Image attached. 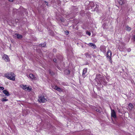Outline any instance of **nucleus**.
I'll use <instances>...</instances> for the list:
<instances>
[{
	"label": "nucleus",
	"instance_id": "1",
	"mask_svg": "<svg viewBox=\"0 0 135 135\" xmlns=\"http://www.w3.org/2000/svg\"><path fill=\"white\" fill-rule=\"evenodd\" d=\"M5 77L10 80L15 81V75L12 72L4 74Z\"/></svg>",
	"mask_w": 135,
	"mask_h": 135
},
{
	"label": "nucleus",
	"instance_id": "2",
	"mask_svg": "<svg viewBox=\"0 0 135 135\" xmlns=\"http://www.w3.org/2000/svg\"><path fill=\"white\" fill-rule=\"evenodd\" d=\"M38 101L40 103H44L47 101V100L43 95H41L39 96Z\"/></svg>",
	"mask_w": 135,
	"mask_h": 135
},
{
	"label": "nucleus",
	"instance_id": "3",
	"mask_svg": "<svg viewBox=\"0 0 135 135\" xmlns=\"http://www.w3.org/2000/svg\"><path fill=\"white\" fill-rule=\"evenodd\" d=\"M112 55V52L111 51L108 50L107 53V57L108 58V59H109V60L111 62H112L111 60V57Z\"/></svg>",
	"mask_w": 135,
	"mask_h": 135
},
{
	"label": "nucleus",
	"instance_id": "4",
	"mask_svg": "<svg viewBox=\"0 0 135 135\" xmlns=\"http://www.w3.org/2000/svg\"><path fill=\"white\" fill-rule=\"evenodd\" d=\"M2 58L6 61L7 62L9 61V58L8 56L6 54H4V55Z\"/></svg>",
	"mask_w": 135,
	"mask_h": 135
},
{
	"label": "nucleus",
	"instance_id": "5",
	"mask_svg": "<svg viewBox=\"0 0 135 135\" xmlns=\"http://www.w3.org/2000/svg\"><path fill=\"white\" fill-rule=\"evenodd\" d=\"M111 117H113L114 118H116V116L115 112L114 110L111 109Z\"/></svg>",
	"mask_w": 135,
	"mask_h": 135
},
{
	"label": "nucleus",
	"instance_id": "6",
	"mask_svg": "<svg viewBox=\"0 0 135 135\" xmlns=\"http://www.w3.org/2000/svg\"><path fill=\"white\" fill-rule=\"evenodd\" d=\"M87 68H85L83 69L82 76L84 78H85L86 76L85 74L87 73Z\"/></svg>",
	"mask_w": 135,
	"mask_h": 135
},
{
	"label": "nucleus",
	"instance_id": "7",
	"mask_svg": "<svg viewBox=\"0 0 135 135\" xmlns=\"http://www.w3.org/2000/svg\"><path fill=\"white\" fill-rule=\"evenodd\" d=\"M88 45L89 46L92 47L94 49H95L97 47L93 43H89Z\"/></svg>",
	"mask_w": 135,
	"mask_h": 135
},
{
	"label": "nucleus",
	"instance_id": "8",
	"mask_svg": "<svg viewBox=\"0 0 135 135\" xmlns=\"http://www.w3.org/2000/svg\"><path fill=\"white\" fill-rule=\"evenodd\" d=\"M100 50L104 53H105L106 52V48L105 46H102L100 47Z\"/></svg>",
	"mask_w": 135,
	"mask_h": 135
},
{
	"label": "nucleus",
	"instance_id": "9",
	"mask_svg": "<svg viewBox=\"0 0 135 135\" xmlns=\"http://www.w3.org/2000/svg\"><path fill=\"white\" fill-rule=\"evenodd\" d=\"M3 92L4 94L6 95L7 96H8L9 95V93L6 90H4L3 91Z\"/></svg>",
	"mask_w": 135,
	"mask_h": 135
},
{
	"label": "nucleus",
	"instance_id": "10",
	"mask_svg": "<svg viewBox=\"0 0 135 135\" xmlns=\"http://www.w3.org/2000/svg\"><path fill=\"white\" fill-rule=\"evenodd\" d=\"M54 89L60 92H61L62 91L61 88L56 86H55Z\"/></svg>",
	"mask_w": 135,
	"mask_h": 135
},
{
	"label": "nucleus",
	"instance_id": "11",
	"mask_svg": "<svg viewBox=\"0 0 135 135\" xmlns=\"http://www.w3.org/2000/svg\"><path fill=\"white\" fill-rule=\"evenodd\" d=\"M15 35L16 36L17 38L18 39H21L22 37V36L19 34L16 33L15 34Z\"/></svg>",
	"mask_w": 135,
	"mask_h": 135
},
{
	"label": "nucleus",
	"instance_id": "12",
	"mask_svg": "<svg viewBox=\"0 0 135 135\" xmlns=\"http://www.w3.org/2000/svg\"><path fill=\"white\" fill-rule=\"evenodd\" d=\"M30 77L32 79H35V77L32 74H30L29 75Z\"/></svg>",
	"mask_w": 135,
	"mask_h": 135
},
{
	"label": "nucleus",
	"instance_id": "13",
	"mask_svg": "<svg viewBox=\"0 0 135 135\" xmlns=\"http://www.w3.org/2000/svg\"><path fill=\"white\" fill-rule=\"evenodd\" d=\"M21 87H22L23 89L25 90H26L27 86L26 85H21Z\"/></svg>",
	"mask_w": 135,
	"mask_h": 135
},
{
	"label": "nucleus",
	"instance_id": "14",
	"mask_svg": "<svg viewBox=\"0 0 135 135\" xmlns=\"http://www.w3.org/2000/svg\"><path fill=\"white\" fill-rule=\"evenodd\" d=\"M129 108L130 109H132L133 107V105L132 104L130 103L129 104Z\"/></svg>",
	"mask_w": 135,
	"mask_h": 135
},
{
	"label": "nucleus",
	"instance_id": "15",
	"mask_svg": "<svg viewBox=\"0 0 135 135\" xmlns=\"http://www.w3.org/2000/svg\"><path fill=\"white\" fill-rule=\"evenodd\" d=\"M46 45V44L45 43L43 44H39V46L40 47H44Z\"/></svg>",
	"mask_w": 135,
	"mask_h": 135
},
{
	"label": "nucleus",
	"instance_id": "16",
	"mask_svg": "<svg viewBox=\"0 0 135 135\" xmlns=\"http://www.w3.org/2000/svg\"><path fill=\"white\" fill-rule=\"evenodd\" d=\"M126 30L128 31H130L131 30V28L128 26H126Z\"/></svg>",
	"mask_w": 135,
	"mask_h": 135
},
{
	"label": "nucleus",
	"instance_id": "17",
	"mask_svg": "<svg viewBox=\"0 0 135 135\" xmlns=\"http://www.w3.org/2000/svg\"><path fill=\"white\" fill-rule=\"evenodd\" d=\"M85 55L86 57H89L90 58L91 57L89 56V54L88 53H86L85 54Z\"/></svg>",
	"mask_w": 135,
	"mask_h": 135
},
{
	"label": "nucleus",
	"instance_id": "18",
	"mask_svg": "<svg viewBox=\"0 0 135 135\" xmlns=\"http://www.w3.org/2000/svg\"><path fill=\"white\" fill-rule=\"evenodd\" d=\"M31 88H30L29 86H27L26 90H28L29 91L31 90Z\"/></svg>",
	"mask_w": 135,
	"mask_h": 135
},
{
	"label": "nucleus",
	"instance_id": "19",
	"mask_svg": "<svg viewBox=\"0 0 135 135\" xmlns=\"http://www.w3.org/2000/svg\"><path fill=\"white\" fill-rule=\"evenodd\" d=\"M1 100L2 102H6L8 100L7 99H6L3 98L1 99Z\"/></svg>",
	"mask_w": 135,
	"mask_h": 135
},
{
	"label": "nucleus",
	"instance_id": "20",
	"mask_svg": "<svg viewBox=\"0 0 135 135\" xmlns=\"http://www.w3.org/2000/svg\"><path fill=\"white\" fill-rule=\"evenodd\" d=\"M65 72H67V74H70V71H69V70H65Z\"/></svg>",
	"mask_w": 135,
	"mask_h": 135
},
{
	"label": "nucleus",
	"instance_id": "21",
	"mask_svg": "<svg viewBox=\"0 0 135 135\" xmlns=\"http://www.w3.org/2000/svg\"><path fill=\"white\" fill-rule=\"evenodd\" d=\"M86 33L89 36H90L91 35L90 33L88 31L86 32Z\"/></svg>",
	"mask_w": 135,
	"mask_h": 135
},
{
	"label": "nucleus",
	"instance_id": "22",
	"mask_svg": "<svg viewBox=\"0 0 135 135\" xmlns=\"http://www.w3.org/2000/svg\"><path fill=\"white\" fill-rule=\"evenodd\" d=\"M127 50L128 52H130L131 51V49L130 48H128L127 49Z\"/></svg>",
	"mask_w": 135,
	"mask_h": 135
},
{
	"label": "nucleus",
	"instance_id": "23",
	"mask_svg": "<svg viewBox=\"0 0 135 135\" xmlns=\"http://www.w3.org/2000/svg\"><path fill=\"white\" fill-rule=\"evenodd\" d=\"M53 61L54 62L56 63L57 61V60L56 59H53Z\"/></svg>",
	"mask_w": 135,
	"mask_h": 135
},
{
	"label": "nucleus",
	"instance_id": "24",
	"mask_svg": "<svg viewBox=\"0 0 135 135\" xmlns=\"http://www.w3.org/2000/svg\"><path fill=\"white\" fill-rule=\"evenodd\" d=\"M60 20L62 22H64L65 21V20L64 19H61Z\"/></svg>",
	"mask_w": 135,
	"mask_h": 135
},
{
	"label": "nucleus",
	"instance_id": "25",
	"mask_svg": "<svg viewBox=\"0 0 135 135\" xmlns=\"http://www.w3.org/2000/svg\"><path fill=\"white\" fill-rule=\"evenodd\" d=\"M0 89H1V90H3L4 89V88H3V87H0Z\"/></svg>",
	"mask_w": 135,
	"mask_h": 135
},
{
	"label": "nucleus",
	"instance_id": "26",
	"mask_svg": "<svg viewBox=\"0 0 135 135\" xmlns=\"http://www.w3.org/2000/svg\"><path fill=\"white\" fill-rule=\"evenodd\" d=\"M133 40L135 41V35L133 36Z\"/></svg>",
	"mask_w": 135,
	"mask_h": 135
},
{
	"label": "nucleus",
	"instance_id": "27",
	"mask_svg": "<svg viewBox=\"0 0 135 135\" xmlns=\"http://www.w3.org/2000/svg\"><path fill=\"white\" fill-rule=\"evenodd\" d=\"M45 4H46L47 6H48V3L46 1H45Z\"/></svg>",
	"mask_w": 135,
	"mask_h": 135
},
{
	"label": "nucleus",
	"instance_id": "28",
	"mask_svg": "<svg viewBox=\"0 0 135 135\" xmlns=\"http://www.w3.org/2000/svg\"><path fill=\"white\" fill-rule=\"evenodd\" d=\"M66 34L67 35H68L69 34V32H68L67 31H66Z\"/></svg>",
	"mask_w": 135,
	"mask_h": 135
},
{
	"label": "nucleus",
	"instance_id": "29",
	"mask_svg": "<svg viewBox=\"0 0 135 135\" xmlns=\"http://www.w3.org/2000/svg\"><path fill=\"white\" fill-rule=\"evenodd\" d=\"M96 111L97 112H99V110L98 109H96Z\"/></svg>",
	"mask_w": 135,
	"mask_h": 135
},
{
	"label": "nucleus",
	"instance_id": "30",
	"mask_svg": "<svg viewBox=\"0 0 135 135\" xmlns=\"http://www.w3.org/2000/svg\"><path fill=\"white\" fill-rule=\"evenodd\" d=\"M13 0H9V1L11 2H13Z\"/></svg>",
	"mask_w": 135,
	"mask_h": 135
},
{
	"label": "nucleus",
	"instance_id": "31",
	"mask_svg": "<svg viewBox=\"0 0 135 135\" xmlns=\"http://www.w3.org/2000/svg\"><path fill=\"white\" fill-rule=\"evenodd\" d=\"M50 73H51V72L50 71Z\"/></svg>",
	"mask_w": 135,
	"mask_h": 135
}]
</instances>
